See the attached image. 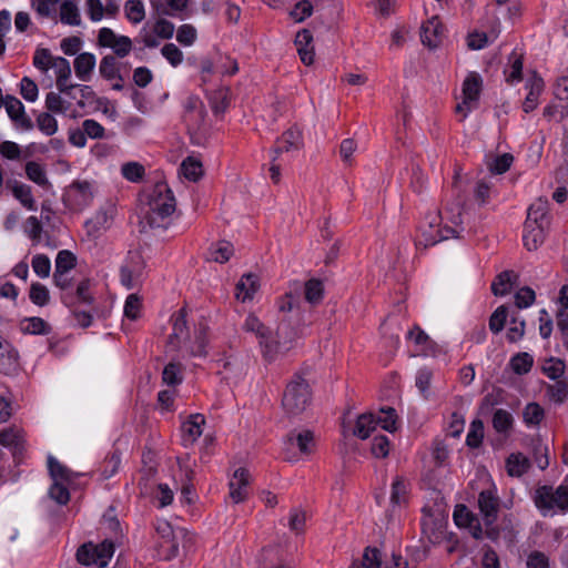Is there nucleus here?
Here are the masks:
<instances>
[{"mask_svg": "<svg viewBox=\"0 0 568 568\" xmlns=\"http://www.w3.org/2000/svg\"><path fill=\"white\" fill-rule=\"evenodd\" d=\"M460 209L429 212L419 225L417 246H433L442 241L458 236L462 232Z\"/></svg>", "mask_w": 568, "mask_h": 568, "instance_id": "nucleus-1", "label": "nucleus"}, {"mask_svg": "<svg viewBox=\"0 0 568 568\" xmlns=\"http://www.w3.org/2000/svg\"><path fill=\"white\" fill-rule=\"evenodd\" d=\"M172 333L169 336L168 346L179 351L183 355L205 356L207 345V327L200 323L191 336L186 326L185 310H180L172 315Z\"/></svg>", "mask_w": 568, "mask_h": 568, "instance_id": "nucleus-2", "label": "nucleus"}, {"mask_svg": "<svg viewBox=\"0 0 568 568\" xmlns=\"http://www.w3.org/2000/svg\"><path fill=\"white\" fill-rule=\"evenodd\" d=\"M243 329L253 333L258 338L263 354L268 361L288 352L296 338L295 331L291 329L288 324L281 323L276 331V339H273L271 332L253 314L245 318Z\"/></svg>", "mask_w": 568, "mask_h": 568, "instance_id": "nucleus-3", "label": "nucleus"}, {"mask_svg": "<svg viewBox=\"0 0 568 568\" xmlns=\"http://www.w3.org/2000/svg\"><path fill=\"white\" fill-rule=\"evenodd\" d=\"M175 197L164 182L156 183L148 195L143 219L151 227H162L175 211Z\"/></svg>", "mask_w": 568, "mask_h": 568, "instance_id": "nucleus-4", "label": "nucleus"}, {"mask_svg": "<svg viewBox=\"0 0 568 568\" xmlns=\"http://www.w3.org/2000/svg\"><path fill=\"white\" fill-rule=\"evenodd\" d=\"M534 503L542 516L568 511V486H540L535 490Z\"/></svg>", "mask_w": 568, "mask_h": 568, "instance_id": "nucleus-5", "label": "nucleus"}, {"mask_svg": "<svg viewBox=\"0 0 568 568\" xmlns=\"http://www.w3.org/2000/svg\"><path fill=\"white\" fill-rule=\"evenodd\" d=\"M311 402V390L308 383L295 375L287 384L283 395L282 405L290 415H298L306 409Z\"/></svg>", "mask_w": 568, "mask_h": 568, "instance_id": "nucleus-6", "label": "nucleus"}, {"mask_svg": "<svg viewBox=\"0 0 568 568\" xmlns=\"http://www.w3.org/2000/svg\"><path fill=\"white\" fill-rule=\"evenodd\" d=\"M48 468L53 480L49 488V496L57 504L65 505L70 500L67 484L72 480L71 471L52 456L48 458Z\"/></svg>", "mask_w": 568, "mask_h": 568, "instance_id": "nucleus-7", "label": "nucleus"}, {"mask_svg": "<svg viewBox=\"0 0 568 568\" xmlns=\"http://www.w3.org/2000/svg\"><path fill=\"white\" fill-rule=\"evenodd\" d=\"M175 31L174 23L159 18L154 23H145L139 31L136 37L138 42H142L145 48L154 49L161 43V40H169L173 37Z\"/></svg>", "mask_w": 568, "mask_h": 568, "instance_id": "nucleus-8", "label": "nucleus"}, {"mask_svg": "<svg viewBox=\"0 0 568 568\" xmlns=\"http://www.w3.org/2000/svg\"><path fill=\"white\" fill-rule=\"evenodd\" d=\"M113 554L114 545L109 540H103L98 545L88 542L78 549L77 559L82 565H95L100 568H103L109 564Z\"/></svg>", "mask_w": 568, "mask_h": 568, "instance_id": "nucleus-9", "label": "nucleus"}, {"mask_svg": "<svg viewBox=\"0 0 568 568\" xmlns=\"http://www.w3.org/2000/svg\"><path fill=\"white\" fill-rule=\"evenodd\" d=\"M478 507L487 527L485 530L486 537L493 541L497 540L499 530L491 527L497 519L499 510V498L496 493L491 489L480 491L478 496Z\"/></svg>", "mask_w": 568, "mask_h": 568, "instance_id": "nucleus-10", "label": "nucleus"}, {"mask_svg": "<svg viewBox=\"0 0 568 568\" xmlns=\"http://www.w3.org/2000/svg\"><path fill=\"white\" fill-rule=\"evenodd\" d=\"M483 80L476 72H470L463 83V101L456 105V113L464 120L467 114L477 108L481 91Z\"/></svg>", "mask_w": 568, "mask_h": 568, "instance_id": "nucleus-11", "label": "nucleus"}, {"mask_svg": "<svg viewBox=\"0 0 568 568\" xmlns=\"http://www.w3.org/2000/svg\"><path fill=\"white\" fill-rule=\"evenodd\" d=\"M97 43L101 48L112 49L115 58H125L132 51V40L128 36L116 34L106 27L99 30Z\"/></svg>", "mask_w": 568, "mask_h": 568, "instance_id": "nucleus-12", "label": "nucleus"}, {"mask_svg": "<svg viewBox=\"0 0 568 568\" xmlns=\"http://www.w3.org/2000/svg\"><path fill=\"white\" fill-rule=\"evenodd\" d=\"M453 518L458 527L468 529L475 539H483L486 536L479 519L465 505L456 506Z\"/></svg>", "mask_w": 568, "mask_h": 568, "instance_id": "nucleus-13", "label": "nucleus"}, {"mask_svg": "<svg viewBox=\"0 0 568 568\" xmlns=\"http://www.w3.org/2000/svg\"><path fill=\"white\" fill-rule=\"evenodd\" d=\"M0 445L9 448L14 456L22 454L26 448V433L16 425L0 432Z\"/></svg>", "mask_w": 568, "mask_h": 568, "instance_id": "nucleus-14", "label": "nucleus"}, {"mask_svg": "<svg viewBox=\"0 0 568 568\" xmlns=\"http://www.w3.org/2000/svg\"><path fill=\"white\" fill-rule=\"evenodd\" d=\"M443 26L438 17L428 19L420 28V39L424 45L437 48L443 40Z\"/></svg>", "mask_w": 568, "mask_h": 568, "instance_id": "nucleus-15", "label": "nucleus"}, {"mask_svg": "<svg viewBox=\"0 0 568 568\" xmlns=\"http://www.w3.org/2000/svg\"><path fill=\"white\" fill-rule=\"evenodd\" d=\"M205 417L202 414L190 415L182 424V440L184 446L193 445L202 435Z\"/></svg>", "mask_w": 568, "mask_h": 568, "instance_id": "nucleus-16", "label": "nucleus"}, {"mask_svg": "<svg viewBox=\"0 0 568 568\" xmlns=\"http://www.w3.org/2000/svg\"><path fill=\"white\" fill-rule=\"evenodd\" d=\"M287 444L296 447L302 455H311L316 447L314 433L308 429L293 430L287 436Z\"/></svg>", "mask_w": 568, "mask_h": 568, "instance_id": "nucleus-17", "label": "nucleus"}, {"mask_svg": "<svg viewBox=\"0 0 568 568\" xmlns=\"http://www.w3.org/2000/svg\"><path fill=\"white\" fill-rule=\"evenodd\" d=\"M294 44L301 61L305 65H311L315 55L312 32L308 29L300 30L295 36Z\"/></svg>", "mask_w": 568, "mask_h": 568, "instance_id": "nucleus-18", "label": "nucleus"}, {"mask_svg": "<svg viewBox=\"0 0 568 568\" xmlns=\"http://www.w3.org/2000/svg\"><path fill=\"white\" fill-rule=\"evenodd\" d=\"M248 471L245 468H239L230 479V497L234 503H241L247 495Z\"/></svg>", "mask_w": 568, "mask_h": 568, "instance_id": "nucleus-19", "label": "nucleus"}, {"mask_svg": "<svg viewBox=\"0 0 568 568\" xmlns=\"http://www.w3.org/2000/svg\"><path fill=\"white\" fill-rule=\"evenodd\" d=\"M19 367V353L0 336V373L12 374Z\"/></svg>", "mask_w": 568, "mask_h": 568, "instance_id": "nucleus-20", "label": "nucleus"}, {"mask_svg": "<svg viewBox=\"0 0 568 568\" xmlns=\"http://www.w3.org/2000/svg\"><path fill=\"white\" fill-rule=\"evenodd\" d=\"M548 205L549 202L546 197H539L528 207L527 219L525 222L528 227L534 224L542 226L549 225Z\"/></svg>", "mask_w": 568, "mask_h": 568, "instance_id": "nucleus-21", "label": "nucleus"}, {"mask_svg": "<svg viewBox=\"0 0 568 568\" xmlns=\"http://www.w3.org/2000/svg\"><path fill=\"white\" fill-rule=\"evenodd\" d=\"M67 196L77 209H82L89 205L93 197L92 186L89 182L73 183L70 186Z\"/></svg>", "mask_w": 568, "mask_h": 568, "instance_id": "nucleus-22", "label": "nucleus"}, {"mask_svg": "<svg viewBox=\"0 0 568 568\" xmlns=\"http://www.w3.org/2000/svg\"><path fill=\"white\" fill-rule=\"evenodd\" d=\"M297 150V144H275L267 150V154L270 158V173L271 179L274 183L280 182L281 178V163H278L280 154L282 153H292Z\"/></svg>", "mask_w": 568, "mask_h": 568, "instance_id": "nucleus-23", "label": "nucleus"}, {"mask_svg": "<svg viewBox=\"0 0 568 568\" xmlns=\"http://www.w3.org/2000/svg\"><path fill=\"white\" fill-rule=\"evenodd\" d=\"M97 59L91 52H82L73 61L75 75L81 81H89L95 68Z\"/></svg>", "mask_w": 568, "mask_h": 568, "instance_id": "nucleus-24", "label": "nucleus"}, {"mask_svg": "<svg viewBox=\"0 0 568 568\" xmlns=\"http://www.w3.org/2000/svg\"><path fill=\"white\" fill-rule=\"evenodd\" d=\"M260 288L258 277L254 274H246L241 277L236 285V298L246 302L251 301Z\"/></svg>", "mask_w": 568, "mask_h": 568, "instance_id": "nucleus-25", "label": "nucleus"}, {"mask_svg": "<svg viewBox=\"0 0 568 568\" xmlns=\"http://www.w3.org/2000/svg\"><path fill=\"white\" fill-rule=\"evenodd\" d=\"M19 329L29 335H49L52 331L50 324L38 316L24 317L19 323Z\"/></svg>", "mask_w": 568, "mask_h": 568, "instance_id": "nucleus-26", "label": "nucleus"}, {"mask_svg": "<svg viewBox=\"0 0 568 568\" xmlns=\"http://www.w3.org/2000/svg\"><path fill=\"white\" fill-rule=\"evenodd\" d=\"M548 226L534 224L530 227L524 225L523 241L528 251L537 250L545 240V230Z\"/></svg>", "mask_w": 568, "mask_h": 568, "instance_id": "nucleus-27", "label": "nucleus"}, {"mask_svg": "<svg viewBox=\"0 0 568 568\" xmlns=\"http://www.w3.org/2000/svg\"><path fill=\"white\" fill-rule=\"evenodd\" d=\"M407 339L412 341L416 346L417 355H429L433 349V342L429 336L418 326L415 325L408 333Z\"/></svg>", "mask_w": 568, "mask_h": 568, "instance_id": "nucleus-28", "label": "nucleus"}, {"mask_svg": "<svg viewBox=\"0 0 568 568\" xmlns=\"http://www.w3.org/2000/svg\"><path fill=\"white\" fill-rule=\"evenodd\" d=\"M179 174L190 182H197L203 175L201 161L194 156H187L181 163Z\"/></svg>", "mask_w": 568, "mask_h": 568, "instance_id": "nucleus-29", "label": "nucleus"}, {"mask_svg": "<svg viewBox=\"0 0 568 568\" xmlns=\"http://www.w3.org/2000/svg\"><path fill=\"white\" fill-rule=\"evenodd\" d=\"M99 72H100V75L108 81H111L114 79L123 81V77L121 75V70H120V63L118 62L115 55H112V54L104 55L100 61Z\"/></svg>", "mask_w": 568, "mask_h": 568, "instance_id": "nucleus-30", "label": "nucleus"}, {"mask_svg": "<svg viewBox=\"0 0 568 568\" xmlns=\"http://www.w3.org/2000/svg\"><path fill=\"white\" fill-rule=\"evenodd\" d=\"M530 467L529 459L521 453H514L506 459V470L511 477H520L527 473Z\"/></svg>", "mask_w": 568, "mask_h": 568, "instance_id": "nucleus-31", "label": "nucleus"}, {"mask_svg": "<svg viewBox=\"0 0 568 568\" xmlns=\"http://www.w3.org/2000/svg\"><path fill=\"white\" fill-rule=\"evenodd\" d=\"M544 115L549 119L564 120L567 118V121L564 123V132L565 136L568 139V97L567 98H558V103L551 104L547 106L544 111Z\"/></svg>", "mask_w": 568, "mask_h": 568, "instance_id": "nucleus-32", "label": "nucleus"}, {"mask_svg": "<svg viewBox=\"0 0 568 568\" xmlns=\"http://www.w3.org/2000/svg\"><path fill=\"white\" fill-rule=\"evenodd\" d=\"M60 21L68 26L78 27L81 24V17L77 3L72 0H64L60 6Z\"/></svg>", "mask_w": 568, "mask_h": 568, "instance_id": "nucleus-33", "label": "nucleus"}, {"mask_svg": "<svg viewBox=\"0 0 568 568\" xmlns=\"http://www.w3.org/2000/svg\"><path fill=\"white\" fill-rule=\"evenodd\" d=\"M12 194L27 210H37L36 201L33 199L31 187L29 185L16 182L12 185Z\"/></svg>", "mask_w": 568, "mask_h": 568, "instance_id": "nucleus-34", "label": "nucleus"}, {"mask_svg": "<svg viewBox=\"0 0 568 568\" xmlns=\"http://www.w3.org/2000/svg\"><path fill=\"white\" fill-rule=\"evenodd\" d=\"M545 418V410L538 403H528L523 410V419L527 427L539 426Z\"/></svg>", "mask_w": 568, "mask_h": 568, "instance_id": "nucleus-35", "label": "nucleus"}, {"mask_svg": "<svg viewBox=\"0 0 568 568\" xmlns=\"http://www.w3.org/2000/svg\"><path fill=\"white\" fill-rule=\"evenodd\" d=\"M377 422L375 415L367 413L358 416L354 428V435L366 439L371 433L376 428Z\"/></svg>", "mask_w": 568, "mask_h": 568, "instance_id": "nucleus-36", "label": "nucleus"}, {"mask_svg": "<svg viewBox=\"0 0 568 568\" xmlns=\"http://www.w3.org/2000/svg\"><path fill=\"white\" fill-rule=\"evenodd\" d=\"M324 295V285L322 281L311 278L304 284V298L307 303L316 305L321 303Z\"/></svg>", "mask_w": 568, "mask_h": 568, "instance_id": "nucleus-37", "label": "nucleus"}, {"mask_svg": "<svg viewBox=\"0 0 568 568\" xmlns=\"http://www.w3.org/2000/svg\"><path fill=\"white\" fill-rule=\"evenodd\" d=\"M546 396L555 404H562L568 397V384L564 379L546 385Z\"/></svg>", "mask_w": 568, "mask_h": 568, "instance_id": "nucleus-38", "label": "nucleus"}, {"mask_svg": "<svg viewBox=\"0 0 568 568\" xmlns=\"http://www.w3.org/2000/svg\"><path fill=\"white\" fill-rule=\"evenodd\" d=\"M234 253L233 245L227 241H220L213 244L209 251V258L217 262H227Z\"/></svg>", "mask_w": 568, "mask_h": 568, "instance_id": "nucleus-39", "label": "nucleus"}, {"mask_svg": "<svg viewBox=\"0 0 568 568\" xmlns=\"http://www.w3.org/2000/svg\"><path fill=\"white\" fill-rule=\"evenodd\" d=\"M432 381L433 372L429 368L422 367L416 372L415 386L425 399L430 397Z\"/></svg>", "mask_w": 568, "mask_h": 568, "instance_id": "nucleus-40", "label": "nucleus"}, {"mask_svg": "<svg viewBox=\"0 0 568 568\" xmlns=\"http://www.w3.org/2000/svg\"><path fill=\"white\" fill-rule=\"evenodd\" d=\"M126 19L133 24L140 23L145 18V9L142 0H128L124 4Z\"/></svg>", "mask_w": 568, "mask_h": 568, "instance_id": "nucleus-41", "label": "nucleus"}, {"mask_svg": "<svg viewBox=\"0 0 568 568\" xmlns=\"http://www.w3.org/2000/svg\"><path fill=\"white\" fill-rule=\"evenodd\" d=\"M509 365L516 374L524 375L531 369L534 365V358L526 352L518 353L510 358Z\"/></svg>", "mask_w": 568, "mask_h": 568, "instance_id": "nucleus-42", "label": "nucleus"}, {"mask_svg": "<svg viewBox=\"0 0 568 568\" xmlns=\"http://www.w3.org/2000/svg\"><path fill=\"white\" fill-rule=\"evenodd\" d=\"M565 368L566 365L564 361L550 357L544 362L541 371L550 379L559 381L565 373Z\"/></svg>", "mask_w": 568, "mask_h": 568, "instance_id": "nucleus-43", "label": "nucleus"}, {"mask_svg": "<svg viewBox=\"0 0 568 568\" xmlns=\"http://www.w3.org/2000/svg\"><path fill=\"white\" fill-rule=\"evenodd\" d=\"M407 483L402 477H396L392 483L390 503L393 506H402L407 500Z\"/></svg>", "mask_w": 568, "mask_h": 568, "instance_id": "nucleus-44", "label": "nucleus"}, {"mask_svg": "<svg viewBox=\"0 0 568 568\" xmlns=\"http://www.w3.org/2000/svg\"><path fill=\"white\" fill-rule=\"evenodd\" d=\"M523 58L515 52L509 58V65L505 69V75L508 83H515L521 80Z\"/></svg>", "mask_w": 568, "mask_h": 568, "instance_id": "nucleus-45", "label": "nucleus"}, {"mask_svg": "<svg viewBox=\"0 0 568 568\" xmlns=\"http://www.w3.org/2000/svg\"><path fill=\"white\" fill-rule=\"evenodd\" d=\"M514 418L509 412L499 408L494 413L493 427L497 433L505 434L513 427Z\"/></svg>", "mask_w": 568, "mask_h": 568, "instance_id": "nucleus-46", "label": "nucleus"}, {"mask_svg": "<svg viewBox=\"0 0 568 568\" xmlns=\"http://www.w3.org/2000/svg\"><path fill=\"white\" fill-rule=\"evenodd\" d=\"M29 298L37 306H45L50 301L49 290L40 282H33L30 286Z\"/></svg>", "mask_w": 568, "mask_h": 568, "instance_id": "nucleus-47", "label": "nucleus"}, {"mask_svg": "<svg viewBox=\"0 0 568 568\" xmlns=\"http://www.w3.org/2000/svg\"><path fill=\"white\" fill-rule=\"evenodd\" d=\"M112 216L106 211H99L97 214L85 223V227L90 234L99 233L110 226Z\"/></svg>", "mask_w": 568, "mask_h": 568, "instance_id": "nucleus-48", "label": "nucleus"}, {"mask_svg": "<svg viewBox=\"0 0 568 568\" xmlns=\"http://www.w3.org/2000/svg\"><path fill=\"white\" fill-rule=\"evenodd\" d=\"M162 381L169 386H176L182 383V366L179 363H169L162 373Z\"/></svg>", "mask_w": 568, "mask_h": 568, "instance_id": "nucleus-49", "label": "nucleus"}, {"mask_svg": "<svg viewBox=\"0 0 568 568\" xmlns=\"http://www.w3.org/2000/svg\"><path fill=\"white\" fill-rule=\"evenodd\" d=\"M142 312V300L136 294H130L124 303V317L130 321L140 318Z\"/></svg>", "mask_w": 568, "mask_h": 568, "instance_id": "nucleus-50", "label": "nucleus"}, {"mask_svg": "<svg viewBox=\"0 0 568 568\" xmlns=\"http://www.w3.org/2000/svg\"><path fill=\"white\" fill-rule=\"evenodd\" d=\"M514 273L505 271L500 273L491 284V291L495 295H506L510 292L513 286Z\"/></svg>", "mask_w": 568, "mask_h": 568, "instance_id": "nucleus-51", "label": "nucleus"}, {"mask_svg": "<svg viewBox=\"0 0 568 568\" xmlns=\"http://www.w3.org/2000/svg\"><path fill=\"white\" fill-rule=\"evenodd\" d=\"M75 255L68 250H62L57 254L54 272L68 273L69 271L75 267Z\"/></svg>", "mask_w": 568, "mask_h": 568, "instance_id": "nucleus-52", "label": "nucleus"}, {"mask_svg": "<svg viewBox=\"0 0 568 568\" xmlns=\"http://www.w3.org/2000/svg\"><path fill=\"white\" fill-rule=\"evenodd\" d=\"M382 555L377 548L367 547L361 564H353L351 568H381Z\"/></svg>", "mask_w": 568, "mask_h": 568, "instance_id": "nucleus-53", "label": "nucleus"}, {"mask_svg": "<svg viewBox=\"0 0 568 568\" xmlns=\"http://www.w3.org/2000/svg\"><path fill=\"white\" fill-rule=\"evenodd\" d=\"M0 154L8 160H26L31 156L29 148H20L19 144H0Z\"/></svg>", "mask_w": 568, "mask_h": 568, "instance_id": "nucleus-54", "label": "nucleus"}, {"mask_svg": "<svg viewBox=\"0 0 568 568\" xmlns=\"http://www.w3.org/2000/svg\"><path fill=\"white\" fill-rule=\"evenodd\" d=\"M26 174L29 180L40 186L45 187L49 185L43 168L37 162L31 161L26 164Z\"/></svg>", "mask_w": 568, "mask_h": 568, "instance_id": "nucleus-55", "label": "nucleus"}, {"mask_svg": "<svg viewBox=\"0 0 568 568\" xmlns=\"http://www.w3.org/2000/svg\"><path fill=\"white\" fill-rule=\"evenodd\" d=\"M54 59L49 49L38 48L33 55V65L42 72L53 67Z\"/></svg>", "mask_w": 568, "mask_h": 568, "instance_id": "nucleus-56", "label": "nucleus"}, {"mask_svg": "<svg viewBox=\"0 0 568 568\" xmlns=\"http://www.w3.org/2000/svg\"><path fill=\"white\" fill-rule=\"evenodd\" d=\"M484 438V424L479 419H475L470 424V428L466 436V444L471 448H477L481 445Z\"/></svg>", "mask_w": 568, "mask_h": 568, "instance_id": "nucleus-57", "label": "nucleus"}, {"mask_svg": "<svg viewBox=\"0 0 568 568\" xmlns=\"http://www.w3.org/2000/svg\"><path fill=\"white\" fill-rule=\"evenodd\" d=\"M31 266L40 278H47L51 273V261L45 254H36L32 257Z\"/></svg>", "mask_w": 568, "mask_h": 568, "instance_id": "nucleus-58", "label": "nucleus"}, {"mask_svg": "<svg viewBox=\"0 0 568 568\" xmlns=\"http://www.w3.org/2000/svg\"><path fill=\"white\" fill-rule=\"evenodd\" d=\"M542 85H544V83L540 78L534 79V81L531 83V89L523 103V109L526 113H529L530 111H532L536 108L537 99L542 90Z\"/></svg>", "mask_w": 568, "mask_h": 568, "instance_id": "nucleus-59", "label": "nucleus"}, {"mask_svg": "<svg viewBox=\"0 0 568 568\" xmlns=\"http://www.w3.org/2000/svg\"><path fill=\"white\" fill-rule=\"evenodd\" d=\"M513 161L514 156L510 153H504L491 159L488 163V168L495 174H503L509 170Z\"/></svg>", "mask_w": 568, "mask_h": 568, "instance_id": "nucleus-60", "label": "nucleus"}, {"mask_svg": "<svg viewBox=\"0 0 568 568\" xmlns=\"http://www.w3.org/2000/svg\"><path fill=\"white\" fill-rule=\"evenodd\" d=\"M121 464L120 454L114 452L105 457L101 467V474L103 478H111L118 473Z\"/></svg>", "mask_w": 568, "mask_h": 568, "instance_id": "nucleus-61", "label": "nucleus"}, {"mask_svg": "<svg viewBox=\"0 0 568 568\" xmlns=\"http://www.w3.org/2000/svg\"><path fill=\"white\" fill-rule=\"evenodd\" d=\"M42 224L36 216H29L24 224V232L28 237L32 241L33 245H37L41 241Z\"/></svg>", "mask_w": 568, "mask_h": 568, "instance_id": "nucleus-62", "label": "nucleus"}, {"mask_svg": "<svg viewBox=\"0 0 568 568\" xmlns=\"http://www.w3.org/2000/svg\"><path fill=\"white\" fill-rule=\"evenodd\" d=\"M377 425L387 432L396 430V412L394 408L381 409L375 416Z\"/></svg>", "mask_w": 568, "mask_h": 568, "instance_id": "nucleus-63", "label": "nucleus"}, {"mask_svg": "<svg viewBox=\"0 0 568 568\" xmlns=\"http://www.w3.org/2000/svg\"><path fill=\"white\" fill-rule=\"evenodd\" d=\"M197 38L196 29L192 24H182L176 31V40L184 47L192 45Z\"/></svg>", "mask_w": 568, "mask_h": 568, "instance_id": "nucleus-64", "label": "nucleus"}]
</instances>
